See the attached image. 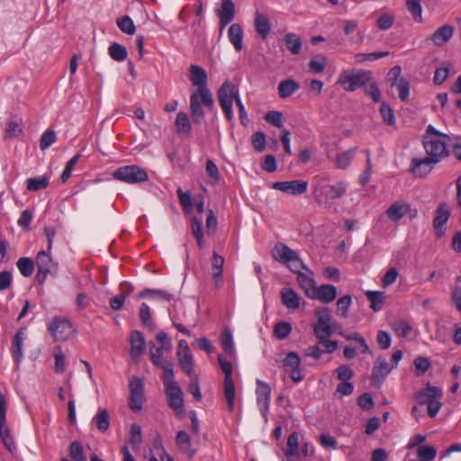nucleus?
Segmentation results:
<instances>
[{"label": "nucleus", "instance_id": "nucleus-1", "mask_svg": "<svg viewBox=\"0 0 461 461\" xmlns=\"http://www.w3.org/2000/svg\"><path fill=\"white\" fill-rule=\"evenodd\" d=\"M207 73L198 65H191L189 68V79L196 89L190 95V113L193 122L200 124L204 119L203 105L208 110H212L214 105L213 96L207 86Z\"/></svg>", "mask_w": 461, "mask_h": 461}, {"label": "nucleus", "instance_id": "nucleus-2", "mask_svg": "<svg viewBox=\"0 0 461 461\" xmlns=\"http://www.w3.org/2000/svg\"><path fill=\"white\" fill-rule=\"evenodd\" d=\"M427 131H431L432 134L427 135L424 138V149L428 154V158L438 163L443 158L448 155L447 141L449 140V137L446 134L439 133L431 125L428 127Z\"/></svg>", "mask_w": 461, "mask_h": 461}, {"label": "nucleus", "instance_id": "nucleus-3", "mask_svg": "<svg viewBox=\"0 0 461 461\" xmlns=\"http://www.w3.org/2000/svg\"><path fill=\"white\" fill-rule=\"evenodd\" d=\"M113 178L130 185H138L149 180V175L144 168L137 165L122 166L115 169Z\"/></svg>", "mask_w": 461, "mask_h": 461}, {"label": "nucleus", "instance_id": "nucleus-4", "mask_svg": "<svg viewBox=\"0 0 461 461\" xmlns=\"http://www.w3.org/2000/svg\"><path fill=\"white\" fill-rule=\"evenodd\" d=\"M218 362L221 371L224 373V399L226 401L229 411L231 412L234 410V400L236 396V390L232 378V364L226 360L222 356L218 357Z\"/></svg>", "mask_w": 461, "mask_h": 461}, {"label": "nucleus", "instance_id": "nucleus-5", "mask_svg": "<svg viewBox=\"0 0 461 461\" xmlns=\"http://www.w3.org/2000/svg\"><path fill=\"white\" fill-rule=\"evenodd\" d=\"M370 71L357 70L356 72L345 71L340 74L338 84L343 86L345 91L353 92L358 87H365L371 82Z\"/></svg>", "mask_w": 461, "mask_h": 461}, {"label": "nucleus", "instance_id": "nucleus-6", "mask_svg": "<svg viewBox=\"0 0 461 461\" xmlns=\"http://www.w3.org/2000/svg\"><path fill=\"white\" fill-rule=\"evenodd\" d=\"M274 258L281 263L288 264L293 272H298L301 268H305L297 252L285 244H277L272 251Z\"/></svg>", "mask_w": 461, "mask_h": 461}, {"label": "nucleus", "instance_id": "nucleus-7", "mask_svg": "<svg viewBox=\"0 0 461 461\" xmlns=\"http://www.w3.org/2000/svg\"><path fill=\"white\" fill-rule=\"evenodd\" d=\"M236 96H239V94L235 89L234 85L230 81L223 82L218 90V99L220 105L229 121L233 117L232 104L233 101H236Z\"/></svg>", "mask_w": 461, "mask_h": 461}, {"label": "nucleus", "instance_id": "nucleus-8", "mask_svg": "<svg viewBox=\"0 0 461 461\" xmlns=\"http://www.w3.org/2000/svg\"><path fill=\"white\" fill-rule=\"evenodd\" d=\"M48 330L55 340H67L76 332L70 321L63 317H54L49 323Z\"/></svg>", "mask_w": 461, "mask_h": 461}, {"label": "nucleus", "instance_id": "nucleus-9", "mask_svg": "<svg viewBox=\"0 0 461 461\" xmlns=\"http://www.w3.org/2000/svg\"><path fill=\"white\" fill-rule=\"evenodd\" d=\"M48 250H41L37 254L36 266L37 274L36 280L39 284H42L49 274L55 275L58 271V265L55 263L50 256Z\"/></svg>", "mask_w": 461, "mask_h": 461}, {"label": "nucleus", "instance_id": "nucleus-10", "mask_svg": "<svg viewBox=\"0 0 461 461\" xmlns=\"http://www.w3.org/2000/svg\"><path fill=\"white\" fill-rule=\"evenodd\" d=\"M308 183L302 179L275 182L272 188L283 193L298 195L306 193Z\"/></svg>", "mask_w": 461, "mask_h": 461}, {"label": "nucleus", "instance_id": "nucleus-11", "mask_svg": "<svg viewBox=\"0 0 461 461\" xmlns=\"http://www.w3.org/2000/svg\"><path fill=\"white\" fill-rule=\"evenodd\" d=\"M130 407L134 411H139L142 409L144 399V387L143 383L139 377H133L130 382Z\"/></svg>", "mask_w": 461, "mask_h": 461}, {"label": "nucleus", "instance_id": "nucleus-12", "mask_svg": "<svg viewBox=\"0 0 461 461\" xmlns=\"http://www.w3.org/2000/svg\"><path fill=\"white\" fill-rule=\"evenodd\" d=\"M256 384L257 403L262 415L267 419L271 398V388L268 384L259 379L257 380Z\"/></svg>", "mask_w": 461, "mask_h": 461}, {"label": "nucleus", "instance_id": "nucleus-13", "mask_svg": "<svg viewBox=\"0 0 461 461\" xmlns=\"http://www.w3.org/2000/svg\"><path fill=\"white\" fill-rule=\"evenodd\" d=\"M167 402L176 415L184 411V393L178 384L165 387Z\"/></svg>", "mask_w": 461, "mask_h": 461}, {"label": "nucleus", "instance_id": "nucleus-14", "mask_svg": "<svg viewBox=\"0 0 461 461\" xmlns=\"http://www.w3.org/2000/svg\"><path fill=\"white\" fill-rule=\"evenodd\" d=\"M301 358L295 352H289L284 359V369L290 374L291 379L294 383L303 380V376L300 370Z\"/></svg>", "mask_w": 461, "mask_h": 461}, {"label": "nucleus", "instance_id": "nucleus-15", "mask_svg": "<svg viewBox=\"0 0 461 461\" xmlns=\"http://www.w3.org/2000/svg\"><path fill=\"white\" fill-rule=\"evenodd\" d=\"M219 18L220 32L232 22L235 16V5L232 0H221V6L216 10Z\"/></svg>", "mask_w": 461, "mask_h": 461}, {"label": "nucleus", "instance_id": "nucleus-16", "mask_svg": "<svg viewBox=\"0 0 461 461\" xmlns=\"http://www.w3.org/2000/svg\"><path fill=\"white\" fill-rule=\"evenodd\" d=\"M450 211L448 205L446 203H439L433 220L435 234L438 238H442L445 235V230L443 227L448 221Z\"/></svg>", "mask_w": 461, "mask_h": 461}, {"label": "nucleus", "instance_id": "nucleus-17", "mask_svg": "<svg viewBox=\"0 0 461 461\" xmlns=\"http://www.w3.org/2000/svg\"><path fill=\"white\" fill-rule=\"evenodd\" d=\"M6 415V402L5 396L0 392V437L6 447L12 452L15 447L12 438L10 437L9 429L5 426Z\"/></svg>", "mask_w": 461, "mask_h": 461}, {"label": "nucleus", "instance_id": "nucleus-18", "mask_svg": "<svg viewBox=\"0 0 461 461\" xmlns=\"http://www.w3.org/2000/svg\"><path fill=\"white\" fill-rule=\"evenodd\" d=\"M436 164L435 160L428 157L424 158H413L411 163V171L414 176L423 177L430 173Z\"/></svg>", "mask_w": 461, "mask_h": 461}, {"label": "nucleus", "instance_id": "nucleus-19", "mask_svg": "<svg viewBox=\"0 0 461 461\" xmlns=\"http://www.w3.org/2000/svg\"><path fill=\"white\" fill-rule=\"evenodd\" d=\"M442 395L443 392L440 388L428 385L426 388L416 392L413 398L420 405H428L435 398H442Z\"/></svg>", "mask_w": 461, "mask_h": 461}, {"label": "nucleus", "instance_id": "nucleus-20", "mask_svg": "<svg viewBox=\"0 0 461 461\" xmlns=\"http://www.w3.org/2000/svg\"><path fill=\"white\" fill-rule=\"evenodd\" d=\"M393 366L390 365L385 357L379 356L374 362L372 369L373 380L380 383L390 374Z\"/></svg>", "mask_w": 461, "mask_h": 461}, {"label": "nucleus", "instance_id": "nucleus-21", "mask_svg": "<svg viewBox=\"0 0 461 461\" xmlns=\"http://www.w3.org/2000/svg\"><path fill=\"white\" fill-rule=\"evenodd\" d=\"M453 34L454 27L450 24H445L434 32L430 40L436 46L442 47L452 38Z\"/></svg>", "mask_w": 461, "mask_h": 461}, {"label": "nucleus", "instance_id": "nucleus-22", "mask_svg": "<svg viewBox=\"0 0 461 461\" xmlns=\"http://www.w3.org/2000/svg\"><path fill=\"white\" fill-rule=\"evenodd\" d=\"M146 349V341L142 332L133 330L131 333V356L138 358Z\"/></svg>", "mask_w": 461, "mask_h": 461}, {"label": "nucleus", "instance_id": "nucleus-23", "mask_svg": "<svg viewBox=\"0 0 461 461\" xmlns=\"http://www.w3.org/2000/svg\"><path fill=\"white\" fill-rule=\"evenodd\" d=\"M297 273V282L301 288L304 291L305 294L309 298H314V291L316 289V284L313 278L312 273L305 274L300 272Z\"/></svg>", "mask_w": 461, "mask_h": 461}, {"label": "nucleus", "instance_id": "nucleus-24", "mask_svg": "<svg viewBox=\"0 0 461 461\" xmlns=\"http://www.w3.org/2000/svg\"><path fill=\"white\" fill-rule=\"evenodd\" d=\"M411 212V206L404 202H395L387 210L386 215L393 221H399L403 216Z\"/></svg>", "mask_w": 461, "mask_h": 461}, {"label": "nucleus", "instance_id": "nucleus-25", "mask_svg": "<svg viewBox=\"0 0 461 461\" xmlns=\"http://www.w3.org/2000/svg\"><path fill=\"white\" fill-rule=\"evenodd\" d=\"M314 292L313 299L317 298L324 303H330L337 297V288L332 285H321Z\"/></svg>", "mask_w": 461, "mask_h": 461}, {"label": "nucleus", "instance_id": "nucleus-26", "mask_svg": "<svg viewBox=\"0 0 461 461\" xmlns=\"http://www.w3.org/2000/svg\"><path fill=\"white\" fill-rule=\"evenodd\" d=\"M243 30L239 23H233L230 26L228 30V38L238 52H240L243 50Z\"/></svg>", "mask_w": 461, "mask_h": 461}, {"label": "nucleus", "instance_id": "nucleus-27", "mask_svg": "<svg viewBox=\"0 0 461 461\" xmlns=\"http://www.w3.org/2000/svg\"><path fill=\"white\" fill-rule=\"evenodd\" d=\"M176 443L181 452L186 454L190 459L194 457L195 450L192 448L190 437L185 431L180 430L177 432Z\"/></svg>", "mask_w": 461, "mask_h": 461}, {"label": "nucleus", "instance_id": "nucleus-28", "mask_svg": "<svg viewBox=\"0 0 461 461\" xmlns=\"http://www.w3.org/2000/svg\"><path fill=\"white\" fill-rule=\"evenodd\" d=\"M255 28L258 34L262 38L266 39L270 32L271 24L268 17L263 13L257 12L255 16Z\"/></svg>", "mask_w": 461, "mask_h": 461}, {"label": "nucleus", "instance_id": "nucleus-29", "mask_svg": "<svg viewBox=\"0 0 461 461\" xmlns=\"http://www.w3.org/2000/svg\"><path fill=\"white\" fill-rule=\"evenodd\" d=\"M281 299L286 308L291 310L299 308L300 297L294 290L289 288L283 289L281 291Z\"/></svg>", "mask_w": 461, "mask_h": 461}, {"label": "nucleus", "instance_id": "nucleus-30", "mask_svg": "<svg viewBox=\"0 0 461 461\" xmlns=\"http://www.w3.org/2000/svg\"><path fill=\"white\" fill-rule=\"evenodd\" d=\"M23 332L18 330L12 340V355L17 366L23 360Z\"/></svg>", "mask_w": 461, "mask_h": 461}, {"label": "nucleus", "instance_id": "nucleus-31", "mask_svg": "<svg viewBox=\"0 0 461 461\" xmlns=\"http://www.w3.org/2000/svg\"><path fill=\"white\" fill-rule=\"evenodd\" d=\"M300 86L294 79H285L282 80L278 85V95L282 99H285L294 95Z\"/></svg>", "mask_w": 461, "mask_h": 461}, {"label": "nucleus", "instance_id": "nucleus-32", "mask_svg": "<svg viewBox=\"0 0 461 461\" xmlns=\"http://www.w3.org/2000/svg\"><path fill=\"white\" fill-rule=\"evenodd\" d=\"M357 153V148H351L346 151L337 154L334 164L337 168L346 169L351 163Z\"/></svg>", "mask_w": 461, "mask_h": 461}, {"label": "nucleus", "instance_id": "nucleus-33", "mask_svg": "<svg viewBox=\"0 0 461 461\" xmlns=\"http://www.w3.org/2000/svg\"><path fill=\"white\" fill-rule=\"evenodd\" d=\"M158 367L163 369L162 380L165 387L177 384L174 380V363L171 358H165L162 366Z\"/></svg>", "mask_w": 461, "mask_h": 461}, {"label": "nucleus", "instance_id": "nucleus-34", "mask_svg": "<svg viewBox=\"0 0 461 461\" xmlns=\"http://www.w3.org/2000/svg\"><path fill=\"white\" fill-rule=\"evenodd\" d=\"M170 353L171 351H167V348H163L160 346L156 347L154 343L150 342V360L155 366H162L165 358H167L166 355Z\"/></svg>", "mask_w": 461, "mask_h": 461}, {"label": "nucleus", "instance_id": "nucleus-35", "mask_svg": "<svg viewBox=\"0 0 461 461\" xmlns=\"http://www.w3.org/2000/svg\"><path fill=\"white\" fill-rule=\"evenodd\" d=\"M177 359L179 362V366L183 372H185L187 375L192 376L194 373V357L192 352H183L176 353Z\"/></svg>", "mask_w": 461, "mask_h": 461}, {"label": "nucleus", "instance_id": "nucleus-36", "mask_svg": "<svg viewBox=\"0 0 461 461\" xmlns=\"http://www.w3.org/2000/svg\"><path fill=\"white\" fill-rule=\"evenodd\" d=\"M175 126L178 134L189 135L192 131V125L187 114L184 112H179L176 114Z\"/></svg>", "mask_w": 461, "mask_h": 461}, {"label": "nucleus", "instance_id": "nucleus-37", "mask_svg": "<svg viewBox=\"0 0 461 461\" xmlns=\"http://www.w3.org/2000/svg\"><path fill=\"white\" fill-rule=\"evenodd\" d=\"M284 41L286 46V49L292 53V54H299L302 49V41L301 38L293 32H289L285 35Z\"/></svg>", "mask_w": 461, "mask_h": 461}, {"label": "nucleus", "instance_id": "nucleus-38", "mask_svg": "<svg viewBox=\"0 0 461 461\" xmlns=\"http://www.w3.org/2000/svg\"><path fill=\"white\" fill-rule=\"evenodd\" d=\"M223 264L224 258L214 251L212 254V275L216 284L221 283L222 280Z\"/></svg>", "mask_w": 461, "mask_h": 461}, {"label": "nucleus", "instance_id": "nucleus-39", "mask_svg": "<svg viewBox=\"0 0 461 461\" xmlns=\"http://www.w3.org/2000/svg\"><path fill=\"white\" fill-rule=\"evenodd\" d=\"M97 429L101 432H105L110 427V415L106 409H99L95 416L93 418Z\"/></svg>", "mask_w": 461, "mask_h": 461}, {"label": "nucleus", "instance_id": "nucleus-40", "mask_svg": "<svg viewBox=\"0 0 461 461\" xmlns=\"http://www.w3.org/2000/svg\"><path fill=\"white\" fill-rule=\"evenodd\" d=\"M339 335L342 336L347 340H352L358 343L362 353H368L372 355V350L369 348L366 339L358 332L344 333L343 331H339Z\"/></svg>", "mask_w": 461, "mask_h": 461}, {"label": "nucleus", "instance_id": "nucleus-41", "mask_svg": "<svg viewBox=\"0 0 461 461\" xmlns=\"http://www.w3.org/2000/svg\"><path fill=\"white\" fill-rule=\"evenodd\" d=\"M140 298L151 297L154 299L169 302L173 299V294L164 290L145 289L139 294Z\"/></svg>", "mask_w": 461, "mask_h": 461}, {"label": "nucleus", "instance_id": "nucleus-42", "mask_svg": "<svg viewBox=\"0 0 461 461\" xmlns=\"http://www.w3.org/2000/svg\"><path fill=\"white\" fill-rule=\"evenodd\" d=\"M5 135L9 138L18 137L22 132V120L18 117L10 119L5 127Z\"/></svg>", "mask_w": 461, "mask_h": 461}, {"label": "nucleus", "instance_id": "nucleus-43", "mask_svg": "<svg viewBox=\"0 0 461 461\" xmlns=\"http://www.w3.org/2000/svg\"><path fill=\"white\" fill-rule=\"evenodd\" d=\"M108 52L110 57L115 61H123L128 56L126 48L117 42H113L110 45Z\"/></svg>", "mask_w": 461, "mask_h": 461}, {"label": "nucleus", "instance_id": "nucleus-44", "mask_svg": "<svg viewBox=\"0 0 461 461\" xmlns=\"http://www.w3.org/2000/svg\"><path fill=\"white\" fill-rule=\"evenodd\" d=\"M389 55L388 51H375L371 53H357L354 56V59L356 63H364L366 61H375L381 58L387 57Z\"/></svg>", "mask_w": 461, "mask_h": 461}, {"label": "nucleus", "instance_id": "nucleus-45", "mask_svg": "<svg viewBox=\"0 0 461 461\" xmlns=\"http://www.w3.org/2000/svg\"><path fill=\"white\" fill-rule=\"evenodd\" d=\"M20 273L25 276H31L34 270V263L30 258H20L16 263Z\"/></svg>", "mask_w": 461, "mask_h": 461}, {"label": "nucleus", "instance_id": "nucleus-46", "mask_svg": "<svg viewBox=\"0 0 461 461\" xmlns=\"http://www.w3.org/2000/svg\"><path fill=\"white\" fill-rule=\"evenodd\" d=\"M332 324L325 322V324L317 323L313 327L314 335L318 339H325L333 333Z\"/></svg>", "mask_w": 461, "mask_h": 461}, {"label": "nucleus", "instance_id": "nucleus-47", "mask_svg": "<svg viewBox=\"0 0 461 461\" xmlns=\"http://www.w3.org/2000/svg\"><path fill=\"white\" fill-rule=\"evenodd\" d=\"M346 189L344 182H338L330 185L325 194L328 199L335 200L341 197L346 193Z\"/></svg>", "mask_w": 461, "mask_h": 461}, {"label": "nucleus", "instance_id": "nucleus-48", "mask_svg": "<svg viewBox=\"0 0 461 461\" xmlns=\"http://www.w3.org/2000/svg\"><path fill=\"white\" fill-rule=\"evenodd\" d=\"M417 455L420 461H432L437 456V450L432 446L421 445L417 449Z\"/></svg>", "mask_w": 461, "mask_h": 461}, {"label": "nucleus", "instance_id": "nucleus-49", "mask_svg": "<svg viewBox=\"0 0 461 461\" xmlns=\"http://www.w3.org/2000/svg\"><path fill=\"white\" fill-rule=\"evenodd\" d=\"M406 7L416 22H422V7L420 0H407Z\"/></svg>", "mask_w": 461, "mask_h": 461}, {"label": "nucleus", "instance_id": "nucleus-50", "mask_svg": "<svg viewBox=\"0 0 461 461\" xmlns=\"http://www.w3.org/2000/svg\"><path fill=\"white\" fill-rule=\"evenodd\" d=\"M298 438H299V437H298L297 432H293L292 434L289 435V437L287 438L286 449H285L286 456H298V454H299V452H298V446H299Z\"/></svg>", "mask_w": 461, "mask_h": 461}, {"label": "nucleus", "instance_id": "nucleus-51", "mask_svg": "<svg viewBox=\"0 0 461 461\" xmlns=\"http://www.w3.org/2000/svg\"><path fill=\"white\" fill-rule=\"evenodd\" d=\"M351 303H352V299H351V296L349 294H346V295H343L341 296L338 301H337V314L339 316H341L343 318H346L348 317V309L351 305Z\"/></svg>", "mask_w": 461, "mask_h": 461}, {"label": "nucleus", "instance_id": "nucleus-52", "mask_svg": "<svg viewBox=\"0 0 461 461\" xmlns=\"http://www.w3.org/2000/svg\"><path fill=\"white\" fill-rule=\"evenodd\" d=\"M326 64V58L323 55H317L310 60L309 69L312 73L320 74L323 72Z\"/></svg>", "mask_w": 461, "mask_h": 461}, {"label": "nucleus", "instance_id": "nucleus-53", "mask_svg": "<svg viewBox=\"0 0 461 461\" xmlns=\"http://www.w3.org/2000/svg\"><path fill=\"white\" fill-rule=\"evenodd\" d=\"M27 189L29 191H38L41 189H44L49 185V177L46 176H42L35 178H28L27 179Z\"/></svg>", "mask_w": 461, "mask_h": 461}, {"label": "nucleus", "instance_id": "nucleus-54", "mask_svg": "<svg viewBox=\"0 0 461 461\" xmlns=\"http://www.w3.org/2000/svg\"><path fill=\"white\" fill-rule=\"evenodd\" d=\"M69 456L73 461H86L83 452V447L78 441H73L69 445Z\"/></svg>", "mask_w": 461, "mask_h": 461}, {"label": "nucleus", "instance_id": "nucleus-55", "mask_svg": "<svg viewBox=\"0 0 461 461\" xmlns=\"http://www.w3.org/2000/svg\"><path fill=\"white\" fill-rule=\"evenodd\" d=\"M117 25L124 33H127L129 35H132L135 33L136 27L134 25V23L127 15L117 19Z\"/></svg>", "mask_w": 461, "mask_h": 461}, {"label": "nucleus", "instance_id": "nucleus-56", "mask_svg": "<svg viewBox=\"0 0 461 461\" xmlns=\"http://www.w3.org/2000/svg\"><path fill=\"white\" fill-rule=\"evenodd\" d=\"M221 348L226 353L230 355L234 352L232 334L230 329H225L223 331L221 336Z\"/></svg>", "mask_w": 461, "mask_h": 461}, {"label": "nucleus", "instance_id": "nucleus-57", "mask_svg": "<svg viewBox=\"0 0 461 461\" xmlns=\"http://www.w3.org/2000/svg\"><path fill=\"white\" fill-rule=\"evenodd\" d=\"M366 296L368 300L371 302V308L377 312L382 309L383 306V293L382 292H374L368 291L366 292Z\"/></svg>", "mask_w": 461, "mask_h": 461}, {"label": "nucleus", "instance_id": "nucleus-58", "mask_svg": "<svg viewBox=\"0 0 461 461\" xmlns=\"http://www.w3.org/2000/svg\"><path fill=\"white\" fill-rule=\"evenodd\" d=\"M192 232L196 239L197 245L202 248L203 246V231H202V221L196 217L192 219Z\"/></svg>", "mask_w": 461, "mask_h": 461}, {"label": "nucleus", "instance_id": "nucleus-59", "mask_svg": "<svg viewBox=\"0 0 461 461\" xmlns=\"http://www.w3.org/2000/svg\"><path fill=\"white\" fill-rule=\"evenodd\" d=\"M291 330H292L291 324L288 322L282 321V322H278L277 324H276L275 329H274V333L276 338H278L280 339H284L289 336V334L291 333Z\"/></svg>", "mask_w": 461, "mask_h": 461}, {"label": "nucleus", "instance_id": "nucleus-60", "mask_svg": "<svg viewBox=\"0 0 461 461\" xmlns=\"http://www.w3.org/2000/svg\"><path fill=\"white\" fill-rule=\"evenodd\" d=\"M129 440L131 445L136 447V448L139 447L142 441L141 429L140 425L134 423L131 426Z\"/></svg>", "mask_w": 461, "mask_h": 461}, {"label": "nucleus", "instance_id": "nucleus-61", "mask_svg": "<svg viewBox=\"0 0 461 461\" xmlns=\"http://www.w3.org/2000/svg\"><path fill=\"white\" fill-rule=\"evenodd\" d=\"M449 74V68L448 65L444 63L442 67L438 68L435 71V75L433 77L434 84L436 85H441L443 82H445Z\"/></svg>", "mask_w": 461, "mask_h": 461}, {"label": "nucleus", "instance_id": "nucleus-62", "mask_svg": "<svg viewBox=\"0 0 461 461\" xmlns=\"http://www.w3.org/2000/svg\"><path fill=\"white\" fill-rule=\"evenodd\" d=\"M380 113L384 119V122L389 125L395 124V117L393 109L384 103L381 104Z\"/></svg>", "mask_w": 461, "mask_h": 461}, {"label": "nucleus", "instance_id": "nucleus-63", "mask_svg": "<svg viewBox=\"0 0 461 461\" xmlns=\"http://www.w3.org/2000/svg\"><path fill=\"white\" fill-rule=\"evenodd\" d=\"M251 143L257 151L262 152L266 148L265 134L261 131L255 132L251 137Z\"/></svg>", "mask_w": 461, "mask_h": 461}, {"label": "nucleus", "instance_id": "nucleus-64", "mask_svg": "<svg viewBox=\"0 0 461 461\" xmlns=\"http://www.w3.org/2000/svg\"><path fill=\"white\" fill-rule=\"evenodd\" d=\"M264 119L270 124L281 128L283 126V114L281 112L271 111L265 114Z\"/></svg>", "mask_w": 461, "mask_h": 461}]
</instances>
